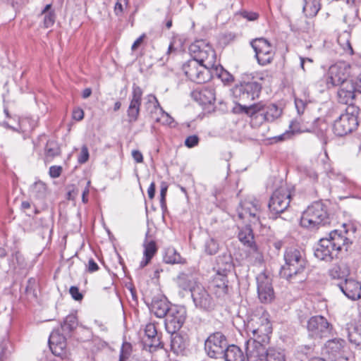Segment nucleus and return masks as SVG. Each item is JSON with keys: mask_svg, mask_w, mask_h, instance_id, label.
<instances>
[{"mask_svg": "<svg viewBox=\"0 0 361 361\" xmlns=\"http://www.w3.org/2000/svg\"><path fill=\"white\" fill-rule=\"evenodd\" d=\"M283 258L285 264L281 267L280 276L290 283H300L305 279L307 260L304 252L296 247L286 250Z\"/></svg>", "mask_w": 361, "mask_h": 361, "instance_id": "obj_1", "label": "nucleus"}, {"mask_svg": "<svg viewBox=\"0 0 361 361\" xmlns=\"http://www.w3.org/2000/svg\"><path fill=\"white\" fill-rule=\"evenodd\" d=\"M345 233L334 230L326 237L320 239L314 250L315 257L320 260L331 262L337 257L339 251L344 247L347 250L349 240Z\"/></svg>", "mask_w": 361, "mask_h": 361, "instance_id": "obj_2", "label": "nucleus"}, {"mask_svg": "<svg viewBox=\"0 0 361 361\" xmlns=\"http://www.w3.org/2000/svg\"><path fill=\"white\" fill-rule=\"evenodd\" d=\"M246 329L247 333L252 335V338L269 343L272 327L268 313L262 307L257 308L249 317Z\"/></svg>", "mask_w": 361, "mask_h": 361, "instance_id": "obj_3", "label": "nucleus"}, {"mask_svg": "<svg viewBox=\"0 0 361 361\" xmlns=\"http://www.w3.org/2000/svg\"><path fill=\"white\" fill-rule=\"evenodd\" d=\"M217 264V271L210 282L209 288L217 298L224 299L228 293L227 274L232 268L231 257H219Z\"/></svg>", "mask_w": 361, "mask_h": 361, "instance_id": "obj_4", "label": "nucleus"}, {"mask_svg": "<svg viewBox=\"0 0 361 361\" xmlns=\"http://www.w3.org/2000/svg\"><path fill=\"white\" fill-rule=\"evenodd\" d=\"M329 223L327 210L322 202H315L303 212L300 225L309 229H317Z\"/></svg>", "mask_w": 361, "mask_h": 361, "instance_id": "obj_5", "label": "nucleus"}, {"mask_svg": "<svg viewBox=\"0 0 361 361\" xmlns=\"http://www.w3.org/2000/svg\"><path fill=\"white\" fill-rule=\"evenodd\" d=\"M350 66L345 62L340 61L331 66L326 75L324 76V82L327 88L335 86H341L339 90H345V85L350 84L349 80ZM347 90L349 87H346Z\"/></svg>", "mask_w": 361, "mask_h": 361, "instance_id": "obj_6", "label": "nucleus"}, {"mask_svg": "<svg viewBox=\"0 0 361 361\" xmlns=\"http://www.w3.org/2000/svg\"><path fill=\"white\" fill-rule=\"evenodd\" d=\"M189 51L192 57V60L203 63L207 68H213L216 66L215 51L206 40L195 41L190 44Z\"/></svg>", "mask_w": 361, "mask_h": 361, "instance_id": "obj_7", "label": "nucleus"}, {"mask_svg": "<svg viewBox=\"0 0 361 361\" xmlns=\"http://www.w3.org/2000/svg\"><path fill=\"white\" fill-rule=\"evenodd\" d=\"M262 90V86L253 78L245 75L239 84L235 85L233 89V95L242 102H250L258 98Z\"/></svg>", "mask_w": 361, "mask_h": 361, "instance_id": "obj_8", "label": "nucleus"}, {"mask_svg": "<svg viewBox=\"0 0 361 361\" xmlns=\"http://www.w3.org/2000/svg\"><path fill=\"white\" fill-rule=\"evenodd\" d=\"M251 46L255 53L257 63L262 66L272 63L275 54V47L266 38L259 37L253 39Z\"/></svg>", "mask_w": 361, "mask_h": 361, "instance_id": "obj_9", "label": "nucleus"}, {"mask_svg": "<svg viewBox=\"0 0 361 361\" xmlns=\"http://www.w3.org/2000/svg\"><path fill=\"white\" fill-rule=\"evenodd\" d=\"M211 69L205 67L203 63L192 59L183 66L185 75L196 83H203L209 80Z\"/></svg>", "mask_w": 361, "mask_h": 361, "instance_id": "obj_10", "label": "nucleus"}, {"mask_svg": "<svg viewBox=\"0 0 361 361\" xmlns=\"http://www.w3.org/2000/svg\"><path fill=\"white\" fill-rule=\"evenodd\" d=\"M238 113H243L250 118L252 126L258 127L267 122V117L264 109V104L262 102L255 103L251 105L238 104L235 107Z\"/></svg>", "mask_w": 361, "mask_h": 361, "instance_id": "obj_11", "label": "nucleus"}, {"mask_svg": "<svg viewBox=\"0 0 361 361\" xmlns=\"http://www.w3.org/2000/svg\"><path fill=\"white\" fill-rule=\"evenodd\" d=\"M228 347L226 336L221 332L211 334L205 341L204 348L210 357L220 358Z\"/></svg>", "mask_w": 361, "mask_h": 361, "instance_id": "obj_12", "label": "nucleus"}, {"mask_svg": "<svg viewBox=\"0 0 361 361\" xmlns=\"http://www.w3.org/2000/svg\"><path fill=\"white\" fill-rule=\"evenodd\" d=\"M290 192L286 188L276 190L270 198L269 209L272 217L283 213L289 206Z\"/></svg>", "mask_w": 361, "mask_h": 361, "instance_id": "obj_13", "label": "nucleus"}, {"mask_svg": "<svg viewBox=\"0 0 361 361\" xmlns=\"http://www.w3.org/2000/svg\"><path fill=\"white\" fill-rule=\"evenodd\" d=\"M260 204L255 199L245 200L237 209L239 219L256 224L259 222Z\"/></svg>", "mask_w": 361, "mask_h": 361, "instance_id": "obj_14", "label": "nucleus"}, {"mask_svg": "<svg viewBox=\"0 0 361 361\" xmlns=\"http://www.w3.org/2000/svg\"><path fill=\"white\" fill-rule=\"evenodd\" d=\"M358 125L357 118L353 114H342L333 125V131L337 136H344L355 130Z\"/></svg>", "mask_w": 361, "mask_h": 361, "instance_id": "obj_15", "label": "nucleus"}, {"mask_svg": "<svg viewBox=\"0 0 361 361\" xmlns=\"http://www.w3.org/2000/svg\"><path fill=\"white\" fill-rule=\"evenodd\" d=\"M256 280L259 301L264 304L271 302L275 298L271 279L264 274H259Z\"/></svg>", "mask_w": 361, "mask_h": 361, "instance_id": "obj_16", "label": "nucleus"}, {"mask_svg": "<svg viewBox=\"0 0 361 361\" xmlns=\"http://www.w3.org/2000/svg\"><path fill=\"white\" fill-rule=\"evenodd\" d=\"M307 328L310 336L314 338L326 337L331 332L330 324L322 316L312 317L307 322Z\"/></svg>", "mask_w": 361, "mask_h": 361, "instance_id": "obj_17", "label": "nucleus"}, {"mask_svg": "<svg viewBox=\"0 0 361 361\" xmlns=\"http://www.w3.org/2000/svg\"><path fill=\"white\" fill-rule=\"evenodd\" d=\"M185 320V310L183 307H171L165 316V326L169 332L173 333L179 330Z\"/></svg>", "mask_w": 361, "mask_h": 361, "instance_id": "obj_18", "label": "nucleus"}, {"mask_svg": "<svg viewBox=\"0 0 361 361\" xmlns=\"http://www.w3.org/2000/svg\"><path fill=\"white\" fill-rule=\"evenodd\" d=\"M192 298L196 307L204 310H212L214 306V300L208 291L201 285L195 284L192 289Z\"/></svg>", "mask_w": 361, "mask_h": 361, "instance_id": "obj_19", "label": "nucleus"}, {"mask_svg": "<svg viewBox=\"0 0 361 361\" xmlns=\"http://www.w3.org/2000/svg\"><path fill=\"white\" fill-rule=\"evenodd\" d=\"M259 339L250 338L245 343L247 361H264L267 349Z\"/></svg>", "mask_w": 361, "mask_h": 361, "instance_id": "obj_20", "label": "nucleus"}, {"mask_svg": "<svg viewBox=\"0 0 361 361\" xmlns=\"http://www.w3.org/2000/svg\"><path fill=\"white\" fill-rule=\"evenodd\" d=\"M142 89L134 84L132 88V93L130 98V104L127 110V116L129 122H135L137 120L142 97Z\"/></svg>", "mask_w": 361, "mask_h": 361, "instance_id": "obj_21", "label": "nucleus"}, {"mask_svg": "<svg viewBox=\"0 0 361 361\" xmlns=\"http://www.w3.org/2000/svg\"><path fill=\"white\" fill-rule=\"evenodd\" d=\"M346 89L338 90V97L339 102L345 104H352L355 97V92L361 94V73L355 78V80H351L350 84L345 85Z\"/></svg>", "mask_w": 361, "mask_h": 361, "instance_id": "obj_22", "label": "nucleus"}, {"mask_svg": "<svg viewBox=\"0 0 361 361\" xmlns=\"http://www.w3.org/2000/svg\"><path fill=\"white\" fill-rule=\"evenodd\" d=\"M324 164V170L326 172V175L331 179H334L336 181L341 183V185H338L342 190H351L354 187H355V183L346 178L345 176L336 173L334 169L331 167V164L329 161V158L325 154L324 158L322 159Z\"/></svg>", "mask_w": 361, "mask_h": 361, "instance_id": "obj_23", "label": "nucleus"}, {"mask_svg": "<svg viewBox=\"0 0 361 361\" xmlns=\"http://www.w3.org/2000/svg\"><path fill=\"white\" fill-rule=\"evenodd\" d=\"M337 286L343 293L349 299L355 300L361 298V283L353 279H345Z\"/></svg>", "mask_w": 361, "mask_h": 361, "instance_id": "obj_24", "label": "nucleus"}, {"mask_svg": "<svg viewBox=\"0 0 361 361\" xmlns=\"http://www.w3.org/2000/svg\"><path fill=\"white\" fill-rule=\"evenodd\" d=\"M345 344V341L341 338L329 340L325 345V353L329 355V359L347 361V359L343 357Z\"/></svg>", "mask_w": 361, "mask_h": 361, "instance_id": "obj_25", "label": "nucleus"}, {"mask_svg": "<svg viewBox=\"0 0 361 361\" xmlns=\"http://www.w3.org/2000/svg\"><path fill=\"white\" fill-rule=\"evenodd\" d=\"M192 98L200 105L212 104L216 100V92L213 86H204L192 92Z\"/></svg>", "mask_w": 361, "mask_h": 361, "instance_id": "obj_26", "label": "nucleus"}, {"mask_svg": "<svg viewBox=\"0 0 361 361\" xmlns=\"http://www.w3.org/2000/svg\"><path fill=\"white\" fill-rule=\"evenodd\" d=\"M149 104L154 109V111H152V118L153 120L163 125H171L172 123L173 118L163 110L155 96L149 97Z\"/></svg>", "mask_w": 361, "mask_h": 361, "instance_id": "obj_27", "label": "nucleus"}, {"mask_svg": "<svg viewBox=\"0 0 361 361\" xmlns=\"http://www.w3.org/2000/svg\"><path fill=\"white\" fill-rule=\"evenodd\" d=\"M171 307L165 297L159 296L152 299L149 310L157 317L163 318L171 310Z\"/></svg>", "mask_w": 361, "mask_h": 361, "instance_id": "obj_28", "label": "nucleus"}, {"mask_svg": "<svg viewBox=\"0 0 361 361\" xmlns=\"http://www.w3.org/2000/svg\"><path fill=\"white\" fill-rule=\"evenodd\" d=\"M145 333L148 339V341L146 340L145 342V344L149 346L150 351H154L164 347L163 343L160 341L157 336V331L154 324L151 323L147 324L145 329Z\"/></svg>", "mask_w": 361, "mask_h": 361, "instance_id": "obj_29", "label": "nucleus"}, {"mask_svg": "<svg viewBox=\"0 0 361 361\" xmlns=\"http://www.w3.org/2000/svg\"><path fill=\"white\" fill-rule=\"evenodd\" d=\"M49 345L52 353L61 357L66 347L65 337L56 332H53L49 336Z\"/></svg>", "mask_w": 361, "mask_h": 361, "instance_id": "obj_30", "label": "nucleus"}, {"mask_svg": "<svg viewBox=\"0 0 361 361\" xmlns=\"http://www.w3.org/2000/svg\"><path fill=\"white\" fill-rule=\"evenodd\" d=\"M238 238L244 246H246L253 251L257 250L252 229L250 226H246L240 228L238 234Z\"/></svg>", "mask_w": 361, "mask_h": 361, "instance_id": "obj_31", "label": "nucleus"}, {"mask_svg": "<svg viewBox=\"0 0 361 361\" xmlns=\"http://www.w3.org/2000/svg\"><path fill=\"white\" fill-rule=\"evenodd\" d=\"M300 7L306 18H313L321 9L320 0H302Z\"/></svg>", "mask_w": 361, "mask_h": 361, "instance_id": "obj_32", "label": "nucleus"}, {"mask_svg": "<svg viewBox=\"0 0 361 361\" xmlns=\"http://www.w3.org/2000/svg\"><path fill=\"white\" fill-rule=\"evenodd\" d=\"M221 357H224L225 361H245L243 351L235 345H228Z\"/></svg>", "mask_w": 361, "mask_h": 361, "instance_id": "obj_33", "label": "nucleus"}, {"mask_svg": "<svg viewBox=\"0 0 361 361\" xmlns=\"http://www.w3.org/2000/svg\"><path fill=\"white\" fill-rule=\"evenodd\" d=\"M188 345V341L185 337L182 335L176 334H173L171 341V350L178 355L182 353Z\"/></svg>", "mask_w": 361, "mask_h": 361, "instance_id": "obj_34", "label": "nucleus"}, {"mask_svg": "<svg viewBox=\"0 0 361 361\" xmlns=\"http://www.w3.org/2000/svg\"><path fill=\"white\" fill-rule=\"evenodd\" d=\"M289 128H290V130L286 131V133H284L283 134L280 135L279 139L281 140H285L290 138V137L294 133H299L310 131V130L308 128L303 127L301 125L300 121H299L298 119H295V120L292 121L289 125Z\"/></svg>", "mask_w": 361, "mask_h": 361, "instance_id": "obj_35", "label": "nucleus"}, {"mask_svg": "<svg viewBox=\"0 0 361 361\" xmlns=\"http://www.w3.org/2000/svg\"><path fill=\"white\" fill-rule=\"evenodd\" d=\"M349 274V269L345 264L334 265L329 270V275L334 279L344 281Z\"/></svg>", "mask_w": 361, "mask_h": 361, "instance_id": "obj_36", "label": "nucleus"}, {"mask_svg": "<svg viewBox=\"0 0 361 361\" xmlns=\"http://www.w3.org/2000/svg\"><path fill=\"white\" fill-rule=\"evenodd\" d=\"M43 16V24L46 28L50 27L54 25L56 20V14L54 10L51 9V4H47L41 12Z\"/></svg>", "mask_w": 361, "mask_h": 361, "instance_id": "obj_37", "label": "nucleus"}, {"mask_svg": "<svg viewBox=\"0 0 361 361\" xmlns=\"http://www.w3.org/2000/svg\"><path fill=\"white\" fill-rule=\"evenodd\" d=\"M61 153L59 144L54 140H49L45 147V159L47 161H51L55 157Z\"/></svg>", "mask_w": 361, "mask_h": 361, "instance_id": "obj_38", "label": "nucleus"}, {"mask_svg": "<svg viewBox=\"0 0 361 361\" xmlns=\"http://www.w3.org/2000/svg\"><path fill=\"white\" fill-rule=\"evenodd\" d=\"M216 75L220 78L224 82L229 83L233 80V77L227 71L224 70L221 66L216 63V66H214L210 71V76L212 75Z\"/></svg>", "mask_w": 361, "mask_h": 361, "instance_id": "obj_39", "label": "nucleus"}, {"mask_svg": "<svg viewBox=\"0 0 361 361\" xmlns=\"http://www.w3.org/2000/svg\"><path fill=\"white\" fill-rule=\"evenodd\" d=\"M46 191V185L42 181H36L30 188V195L37 199L43 198L45 196Z\"/></svg>", "mask_w": 361, "mask_h": 361, "instance_id": "obj_40", "label": "nucleus"}, {"mask_svg": "<svg viewBox=\"0 0 361 361\" xmlns=\"http://www.w3.org/2000/svg\"><path fill=\"white\" fill-rule=\"evenodd\" d=\"M78 322L75 314H68L61 324V329L63 332L70 333L78 326Z\"/></svg>", "mask_w": 361, "mask_h": 361, "instance_id": "obj_41", "label": "nucleus"}, {"mask_svg": "<svg viewBox=\"0 0 361 361\" xmlns=\"http://www.w3.org/2000/svg\"><path fill=\"white\" fill-rule=\"evenodd\" d=\"M177 284L183 290H190L191 293L192 289L195 287L190 277L184 273H180L178 276Z\"/></svg>", "mask_w": 361, "mask_h": 361, "instance_id": "obj_42", "label": "nucleus"}, {"mask_svg": "<svg viewBox=\"0 0 361 361\" xmlns=\"http://www.w3.org/2000/svg\"><path fill=\"white\" fill-rule=\"evenodd\" d=\"M264 109L266 116L267 117V122H273L281 115V109L275 104L265 105Z\"/></svg>", "mask_w": 361, "mask_h": 361, "instance_id": "obj_43", "label": "nucleus"}, {"mask_svg": "<svg viewBox=\"0 0 361 361\" xmlns=\"http://www.w3.org/2000/svg\"><path fill=\"white\" fill-rule=\"evenodd\" d=\"M164 260L167 264L182 263L180 255L173 248H168L166 250Z\"/></svg>", "mask_w": 361, "mask_h": 361, "instance_id": "obj_44", "label": "nucleus"}, {"mask_svg": "<svg viewBox=\"0 0 361 361\" xmlns=\"http://www.w3.org/2000/svg\"><path fill=\"white\" fill-rule=\"evenodd\" d=\"M264 361H286L285 355L275 348L267 349Z\"/></svg>", "mask_w": 361, "mask_h": 361, "instance_id": "obj_45", "label": "nucleus"}, {"mask_svg": "<svg viewBox=\"0 0 361 361\" xmlns=\"http://www.w3.org/2000/svg\"><path fill=\"white\" fill-rule=\"evenodd\" d=\"M348 338L350 343L361 349V323L348 333Z\"/></svg>", "mask_w": 361, "mask_h": 361, "instance_id": "obj_46", "label": "nucleus"}, {"mask_svg": "<svg viewBox=\"0 0 361 361\" xmlns=\"http://www.w3.org/2000/svg\"><path fill=\"white\" fill-rule=\"evenodd\" d=\"M13 350V345L9 341L2 342L0 345V361H6Z\"/></svg>", "mask_w": 361, "mask_h": 361, "instance_id": "obj_47", "label": "nucleus"}, {"mask_svg": "<svg viewBox=\"0 0 361 361\" xmlns=\"http://www.w3.org/2000/svg\"><path fill=\"white\" fill-rule=\"evenodd\" d=\"M144 257L152 259L157 251L154 241H145L144 243Z\"/></svg>", "mask_w": 361, "mask_h": 361, "instance_id": "obj_48", "label": "nucleus"}, {"mask_svg": "<svg viewBox=\"0 0 361 361\" xmlns=\"http://www.w3.org/2000/svg\"><path fill=\"white\" fill-rule=\"evenodd\" d=\"M219 246L216 240L214 238L208 239L204 244V251L209 255H213L217 253Z\"/></svg>", "mask_w": 361, "mask_h": 361, "instance_id": "obj_49", "label": "nucleus"}, {"mask_svg": "<svg viewBox=\"0 0 361 361\" xmlns=\"http://www.w3.org/2000/svg\"><path fill=\"white\" fill-rule=\"evenodd\" d=\"M129 0H117L114 6V13L117 16H121L124 11V8L127 7Z\"/></svg>", "mask_w": 361, "mask_h": 361, "instance_id": "obj_50", "label": "nucleus"}, {"mask_svg": "<svg viewBox=\"0 0 361 361\" xmlns=\"http://www.w3.org/2000/svg\"><path fill=\"white\" fill-rule=\"evenodd\" d=\"M295 108L297 109L298 114L299 115H301L305 111V109L307 105V102L306 100L304 101L302 99L295 98Z\"/></svg>", "mask_w": 361, "mask_h": 361, "instance_id": "obj_51", "label": "nucleus"}, {"mask_svg": "<svg viewBox=\"0 0 361 361\" xmlns=\"http://www.w3.org/2000/svg\"><path fill=\"white\" fill-rule=\"evenodd\" d=\"M168 190V185L165 182L161 184L160 204L162 208L166 207V195Z\"/></svg>", "mask_w": 361, "mask_h": 361, "instance_id": "obj_52", "label": "nucleus"}, {"mask_svg": "<svg viewBox=\"0 0 361 361\" xmlns=\"http://www.w3.org/2000/svg\"><path fill=\"white\" fill-rule=\"evenodd\" d=\"M89 159V151L87 146L83 145L78 157V161L80 164L85 163Z\"/></svg>", "mask_w": 361, "mask_h": 361, "instance_id": "obj_53", "label": "nucleus"}, {"mask_svg": "<svg viewBox=\"0 0 361 361\" xmlns=\"http://www.w3.org/2000/svg\"><path fill=\"white\" fill-rule=\"evenodd\" d=\"M36 285L35 279H30L27 281V285L25 288V292L27 295H32L34 298H36L37 294L35 293V287Z\"/></svg>", "mask_w": 361, "mask_h": 361, "instance_id": "obj_54", "label": "nucleus"}, {"mask_svg": "<svg viewBox=\"0 0 361 361\" xmlns=\"http://www.w3.org/2000/svg\"><path fill=\"white\" fill-rule=\"evenodd\" d=\"M240 15L242 17L250 21H255L259 18V14L257 13L245 10L240 11Z\"/></svg>", "mask_w": 361, "mask_h": 361, "instance_id": "obj_55", "label": "nucleus"}, {"mask_svg": "<svg viewBox=\"0 0 361 361\" xmlns=\"http://www.w3.org/2000/svg\"><path fill=\"white\" fill-rule=\"evenodd\" d=\"M69 293H70L71 297L75 300L80 301L83 298L82 294L79 291L78 288L76 286H71L70 288Z\"/></svg>", "mask_w": 361, "mask_h": 361, "instance_id": "obj_56", "label": "nucleus"}, {"mask_svg": "<svg viewBox=\"0 0 361 361\" xmlns=\"http://www.w3.org/2000/svg\"><path fill=\"white\" fill-rule=\"evenodd\" d=\"M199 137L197 135L188 136L185 140V145L189 147H193L198 144Z\"/></svg>", "mask_w": 361, "mask_h": 361, "instance_id": "obj_57", "label": "nucleus"}, {"mask_svg": "<svg viewBox=\"0 0 361 361\" xmlns=\"http://www.w3.org/2000/svg\"><path fill=\"white\" fill-rule=\"evenodd\" d=\"M62 167L59 166H51L49 168V175L51 178H56L61 176Z\"/></svg>", "mask_w": 361, "mask_h": 361, "instance_id": "obj_58", "label": "nucleus"}, {"mask_svg": "<svg viewBox=\"0 0 361 361\" xmlns=\"http://www.w3.org/2000/svg\"><path fill=\"white\" fill-rule=\"evenodd\" d=\"M72 116L74 120L80 121L84 118V111L80 108H76L73 111Z\"/></svg>", "mask_w": 361, "mask_h": 361, "instance_id": "obj_59", "label": "nucleus"}, {"mask_svg": "<svg viewBox=\"0 0 361 361\" xmlns=\"http://www.w3.org/2000/svg\"><path fill=\"white\" fill-rule=\"evenodd\" d=\"M132 156L137 163H142L143 161V156L139 150H133Z\"/></svg>", "mask_w": 361, "mask_h": 361, "instance_id": "obj_60", "label": "nucleus"}, {"mask_svg": "<svg viewBox=\"0 0 361 361\" xmlns=\"http://www.w3.org/2000/svg\"><path fill=\"white\" fill-rule=\"evenodd\" d=\"M90 185V181L87 182V185L85 188L84 189L82 194V200L84 203H87L88 202L87 195H89L90 190L89 188Z\"/></svg>", "mask_w": 361, "mask_h": 361, "instance_id": "obj_61", "label": "nucleus"}, {"mask_svg": "<svg viewBox=\"0 0 361 361\" xmlns=\"http://www.w3.org/2000/svg\"><path fill=\"white\" fill-rule=\"evenodd\" d=\"M99 269L98 264L92 259L88 261V271L90 272H94Z\"/></svg>", "mask_w": 361, "mask_h": 361, "instance_id": "obj_62", "label": "nucleus"}, {"mask_svg": "<svg viewBox=\"0 0 361 361\" xmlns=\"http://www.w3.org/2000/svg\"><path fill=\"white\" fill-rule=\"evenodd\" d=\"M147 194L149 199H153L155 194V183L152 182L147 190Z\"/></svg>", "mask_w": 361, "mask_h": 361, "instance_id": "obj_63", "label": "nucleus"}, {"mask_svg": "<svg viewBox=\"0 0 361 361\" xmlns=\"http://www.w3.org/2000/svg\"><path fill=\"white\" fill-rule=\"evenodd\" d=\"M10 1L12 4V6L16 9L19 8L26 1V0H10Z\"/></svg>", "mask_w": 361, "mask_h": 361, "instance_id": "obj_64", "label": "nucleus"}]
</instances>
